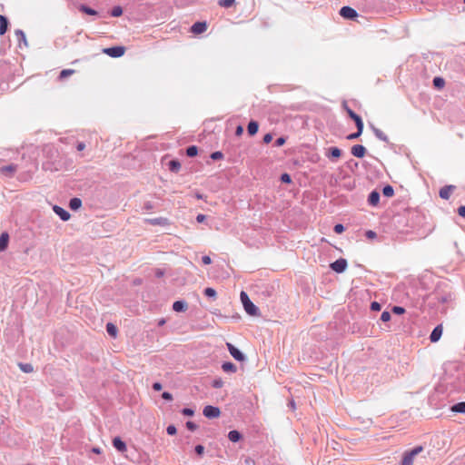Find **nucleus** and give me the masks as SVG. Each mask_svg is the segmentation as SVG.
<instances>
[{
  "label": "nucleus",
  "mask_w": 465,
  "mask_h": 465,
  "mask_svg": "<svg viewBox=\"0 0 465 465\" xmlns=\"http://www.w3.org/2000/svg\"><path fill=\"white\" fill-rule=\"evenodd\" d=\"M240 298L243 308L248 314L252 316L258 315V308L252 303L245 292H241Z\"/></svg>",
  "instance_id": "1"
},
{
  "label": "nucleus",
  "mask_w": 465,
  "mask_h": 465,
  "mask_svg": "<svg viewBox=\"0 0 465 465\" xmlns=\"http://www.w3.org/2000/svg\"><path fill=\"white\" fill-rule=\"evenodd\" d=\"M423 450L421 446H417L409 452H406L403 456L401 465H413V460L416 455Z\"/></svg>",
  "instance_id": "2"
},
{
  "label": "nucleus",
  "mask_w": 465,
  "mask_h": 465,
  "mask_svg": "<svg viewBox=\"0 0 465 465\" xmlns=\"http://www.w3.org/2000/svg\"><path fill=\"white\" fill-rule=\"evenodd\" d=\"M103 53L111 57L117 58V57H121L124 54L125 47H124V46L108 47V48H104L103 50Z\"/></svg>",
  "instance_id": "3"
},
{
  "label": "nucleus",
  "mask_w": 465,
  "mask_h": 465,
  "mask_svg": "<svg viewBox=\"0 0 465 465\" xmlns=\"http://www.w3.org/2000/svg\"><path fill=\"white\" fill-rule=\"evenodd\" d=\"M330 267L338 273L343 272L347 268V261L343 258L338 259L331 263Z\"/></svg>",
  "instance_id": "4"
},
{
  "label": "nucleus",
  "mask_w": 465,
  "mask_h": 465,
  "mask_svg": "<svg viewBox=\"0 0 465 465\" xmlns=\"http://www.w3.org/2000/svg\"><path fill=\"white\" fill-rule=\"evenodd\" d=\"M203 415L206 418L213 419V418H218L221 414L220 409L217 407H213L211 405H208L204 407L203 409Z\"/></svg>",
  "instance_id": "5"
},
{
  "label": "nucleus",
  "mask_w": 465,
  "mask_h": 465,
  "mask_svg": "<svg viewBox=\"0 0 465 465\" xmlns=\"http://www.w3.org/2000/svg\"><path fill=\"white\" fill-rule=\"evenodd\" d=\"M340 15L342 17L347 18V19H354L358 16L357 12L350 6H343L340 10Z\"/></svg>",
  "instance_id": "6"
},
{
  "label": "nucleus",
  "mask_w": 465,
  "mask_h": 465,
  "mask_svg": "<svg viewBox=\"0 0 465 465\" xmlns=\"http://www.w3.org/2000/svg\"><path fill=\"white\" fill-rule=\"evenodd\" d=\"M227 348L230 351L231 355L239 361H244V355L237 349L235 348L232 343L227 342Z\"/></svg>",
  "instance_id": "7"
},
{
  "label": "nucleus",
  "mask_w": 465,
  "mask_h": 465,
  "mask_svg": "<svg viewBox=\"0 0 465 465\" xmlns=\"http://www.w3.org/2000/svg\"><path fill=\"white\" fill-rule=\"evenodd\" d=\"M207 30L206 22H196L191 27V32L194 35H200Z\"/></svg>",
  "instance_id": "8"
},
{
  "label": "nucleus",
  "mask_w": 465,
  "mask_h": 465,
  "mask_svg": "<svg viewBox=\"0 0 465 465\" xmlns=\"http://www.w3.org/2000/svg\"><path fill=\"white\" fill-rule=\"evenodd\" d=\"M145 223H147L151 225H159V226H167L170 224L169 220L164 217L146 219Z\"/></svg>",
  "instance_id": "9"
},
{
  "label": "nucleus",
  "mask_w": 465,
  "mask_h": 465,
  "mask_svg": "<svg viewBox=\"0 0 465 465\" xmlns=\"http://www.w3.org/2000/svg\"><path fill=\"white\" fill-rule=\"evenodd\" d=\"M456 189V186L455 185H446V186H443L442 188H440V197L444 199V200H448L451 193H453V191Z\"/></svg>",
  "instance_id": "10"
},
{
  "label": "nucleus",
  "mask_w": 465,
  "mask_h": 465,
  "mask_svg": "<svg viewBox=\"0 0 465 465\" xmlns=\"http://www.w3.org/2000/svg\"><path fill=\"white\" fill-rule=\"evenodd\" d=\"M442 331H443V327L441 324H439L438 326H436L430 333V341L437 342L440 339V337L442 335Z\"/></svg>",
  "instance_id": "11"
},
{
  "label": "nucleus",
  "mask_w": 465,
  "mask_h": 465,
  "mask_svg": "<svg viewBox=\"0 0 465 465\" xmlns=\"http://www.w3.org/2000/svg\"><path fill=\"white\" fill-rule=\"evenodd\" d=\"M351 153L355 157L362 158L366 154V148L361 144H355L351 147Z\"/></svg>",
  "instance_id": "12"
},
{
  "label": "nucleus",
  "mask_w": 465,
  "mask_h": 465,
  "mask_svg": "<svg viewBox=\"0 0 465 465\" xmlns=\"http://www.w3.org/2000/svg\"><path fill=\"white\" fill-rule=\"evenodd\" d=\"M53 210L63 221H68L70 219V213L64 208L54 205Z\"/></svg>",
  "instance_id": "13"
},
{
  "label": "nucleus",
  "mask_w": 465,
  "mask_h": 465,
  "mask_svg": "<svg viewBox=\"0 0 465 465\" xmlns=\"http://www.w3.org/2000/svg\"><path fill=\"white\" fill-rule=\"evenodd\" d=\"M113 445L117 450L121 452L126 451V445L119 437H115L113 440Z\"/></svg>",
  "instance_id": "14"
},
{
  "label": "nucleus",
  "mask_w": 465,
  "mask_h": 465,
  "mask_svg": "<svg viewBox=\"0 0 465 465\" xmlns=\"http://www.w3.org/2000/svg\"><path fill=\"white\" fill-rule=\"evenodd\" d=\"M346 111L349 116L355 122L356 126L361 128V124H363L361 118L348 107L346 108Z\"/></svg>",
  "instance_id": "15"
},
{
  "label": "nucleus",
  "mask_w": 465,
  "mask_h": 465,
  "mask_svg": "<svg viewBox=\"0 0 465 465\" xmlns=\"http://www.w3.org/2000/svg\"><path fill=\"white\" fill-rule=\"evenodd\" d=\"M9 235L7 232H3L0 236V252H4L8 245Z\"/></svg>",
  "instance_id": "16"
},
{
  "label": "nucleus",
  "mask_w": 465,
  "mask_h": 465,
  "mask_svg": "<svg viewBox=\"0 0 465 465\" xmlns=\"http://www.w3.org/2000/svg\"><path fill=\"white\" fill-rule=\"evenodd\" d=\"M8 20L5 16L0 15V35H3L6 33L8 28Z\"/></svg>",
  "instance_id": "17"
},
{
  "label": "nucleus",
  "mask_w": 465,
  "mask_h": 465,
  "mask_svg": "<svg viewBox=\"0 0 465 465\" xmlns=\"http://www.w3.org/2000/svg\"><path fill=\"white\" fill-rule=\"evenodd\" d=\"M380 201V194L378 192L373 191L370 193L368 202L371 205L376 206Z\"/></svg>",
  "instance_id": "18"
},
{
  "label": "nucleus",
  "mask_w": 465,
  "mask_h": 465,
  "mask_svg": "<svg viewBox=\"0 0 465 465\" xmlns=\"http://www.w3.org/2000/svg\"><path fill=\"white\" fill-rule=\"evenodd\" d=\"M173 309L175 312H184L187 309V304L183 301H176L173 304Z\"/></svg>",
  "instance_id": "19"
},
{
  "label": "nucleus",
  "mask_w": 465,
  "mask_h": 465,
  "mask_svg": "<svg viewBox=\"0 0 465 465\" xmlns=\"http://www.w3.org/2000/svg\"><path fill=\"white\" fill-rule=\"evenodd\" d=\"M106 331L110 336H112L114 338H115L117 336L118 330H117V327L114 323L108 322L106 324Z\"/></svg>",
  "instance_id": "20"
},
{
  "label": "nucleus",
  "mask_w": 465,
  "mask_h": 465,
  "mask_svg": "<svg viewBox=\"0 0 465 465\" xmlns=\"http://www.w3.org/2000/svg\"><path fill=\"white\" fill-rule=\"evenodd\" d=\"M222 369L225 372H235L237 371L236 366L232 362H224L222 365Z\"/></svg>",
  "instance_id": "21"
},
{
  "label": "nucleus",
  "mask_w": 465,
  "mask_h": 465,
  "mask_svg": "<svg viewBox=\"0 0 465 465\" xmlns=\"http://www.w3.org/2000/svg\"><path fill=\"white\" fill-rule=\"evenodd\" d=\"M259 125L256 122L252 121L249 123L247 130L250 135H254L258 132Z\"/></svg>",
  "instance_id": "22"
},
{
  "label": "nucleus",
  "mask_w": 465,
  "mask_h": 465,
  "mask_svg": "<svg viewBox=\"0 0 465 465\" xmlns=\"http://www.w3.org/2000/svg\"><path fill=\"white\" fill-rule=\"evenodd\" d=\"M228 438L232 442H237L241 440L242 438V435L240 434L239 431L237 430H231L229 433H228Z\"/></svg>",
  "instance_id": "23"
},
{
  "label": "nucleus",
  "mask_w": 465,
  "mask_h": 465,
  "mask_svg": "<svg viewBox=\"0 0 465 465\" xmlns=\"http://www.w3.org/2000/svg\"><path fill=\"white\" fill-rule=\"evenodd\" d=\"M82 201L79 198H73L70 200L69 206L72 210H77L81 207Z\"/></svg>",
  "instance_id": "24"
},
{
  "label": "nucleus",
  "mask_w": 465,
  "mask_h": 465,
  "mask_svg": "<svg viewBox=\"0 0 465 465\" xmlns=\"http://www.w3.org/2000/svg\"><path fill=\"white\" fill-rule=\"evenodd\" d=\"M169 169L172 172L177 173L181 169V163L176 160H172L169 162Z\"/></svg>",
  "instance_id": "25"
},
{
  "label": "nucleus",
  "mask_w": 465,
  "mask_h": 465,
  "mask_svg": "<svg viewBox=\"0 0 465 465\" xmlns=\"http://www.w3.org/2000/svg\"><path fill=\"white\" fill-rule=\"evenodd\" d=\"M20 370L25 373H31L34 371V367L30 363H19Z\"/></svg>",
  "instance_id": "26"
},
{
  "label": "nucleus",
  "mask_w": 465,
  "mask_h": 465,
  "mask_svg": "<svg viewBox=\"0 0 465 465\" xmlns=\"http://www.w3.org/2000/svg\"><path fill=\"white\" fill-rule=\"evenodd\" d=\"M454 412L465 413V402H459L451 407Z\"/></svg>",
  "instance_id": "27"
},
{
  "label": "nucleus",
  "mask_w": 465,
  "mask_h": 465,
  "mask_svg": "<svg viewBox=\"0 0 465 465\" xmlns=\"http://www.w3.org/2000/svg\"><path fill=\"white\" fill-rule=\"evenodd\" d=\"M75 71L74 69H64L60 72L59 80H64L66 77L74 74Z\"/></svg>",
  "instance_id": "28"
},
{
  "label": "nucleus",
  "mask_w": 465,
  "mask_h": 465,
  "mask_svg": "<svg viewBox=\"0 0 465 465\" xmlns=\"http://www.w3.org/2000/svg\"><path fill=\"white\" fill-rule=\"evenodd\" d=\"M330 153L328 154L329 157L332 158H339L341 154V152L337 147H331L329 149Z\"/></svg>",
  "instance_id": "29"
},
{
  "label": "nucleus",
  "mask_w": 465,
  "mask_h": 465,
  "mask_svg": "<svg viewBox=\"0 0 465 465\" xmlns=\"http://www.w3.org/2000/svg\"><path fill=\"white\" fill-rule=\"evenodd\" d=\"M382 193L386 197H392L394 195V190L392 186L386 185L382 190Z\"/></svg>",
  "instance_id": "30"
},
{
  "label": "nucleus",
  "mask_w": 465,
  "mask_h": 465,
  "mask_svg": "<svg viewBox=\"0 0 465 465\" xmlns=\"http://www.w3.org/2000/svg\"><path fill=\"white\" fill-rule=\"evenodd\" d=\"M1 173L6 174H13L15 172V167L14 165H7L0 168Z\"/></svg>",
  "instance_id": "31"
},
{
  "label": "nucleus",
  "mask_w": 465,
  "mask_h": 465,
  "mask_svg": "<svg viewBox=\"0 0 465 465\" xmlns=\"http://www.w3.org/2000/svg\"><path fill=\"white\" fill-rule=\"evenodd\" d=\"M80 11H82L83 13L86 14V15H95L97 14V12L86 5H81L80 6Z\"/></svg>",
  "instance_id": "32"
},
{
  "label": "nucleus",
  "mask_w": 465,
  "mask_h": 465,
  "mask_svg": "<svg viewBox=\"0 0 465 465\" xmlns=\"http://www.w3.org/2000/svg\"><path fill=\"white\" fill-rule=\"evenodd\" d=\"M433 84L435 87L440 89V88H443L444 85H445V81L443 78L441 77H435L433 79Z\"/></svg>",
  "instance_id": "33"
},
{
  "label": "nucleus",
  "mask_w": 465,
  "mask_h": 465,
  "mask_svg": "<svg viewBox=\"0 0 465 465\" xmlns=\"http://www.w3.org/2000/svg\"><path fill=\"white\" fill-rule=\"evenodd\" d=\"M363 131V124H361V127L360 129V127H357V133H354V134H351L347 136V139L348 140H354V139H357L362 133Z\"/></svg>",
  "instance_id": "34"
},
{
  "label": "nucleus",
  "mask_w": 465,
  "mask_h": 465,
  "mask_svg": "<svg viewBox=\"0 0 465 465\" xmlns=\"http://www.w3.org/2000/svg\"><path fill=\"white\" fill-rule=\"evenodd\" d=\"M218 4L222 7L229 8L235 4V0H219Z\"/></svg>",
  "instance_id": "35"
},
{
  "label": "nucleus",
  "mask_w": 465,
  "mask_h": 465,
  "mask_svg": "<svg viewBox=\"0 0 465 465\" xmlns=\"http://www.w3.org/2000/svg\"><path fill=\"white\" fill-rule=\"evenodd\" d=\"M186 153L189 157L196 156L198 153V149L194 145L189 146L186 150Z\"/></svg>",
  "instance_id": "36"
},
{
  "label": "nucleus",
  "mask_w": 465,
  "mask_h": 465,
  "mask_svg": "<svg viewBox=\"0 0 465 465\" xmlns=\"http://www.w3.org/2000/svg\"><path fill=\"white\" fill-rule=\"evenodd\" d=\"M122 14H123V9L121 6H114L111 13L112 16H114V17H119L122 15Z\"/></svg>",
  "instance_id": "37"
},
{
  "label": "nucleus",
  "mask_w": 465,
  "mask_h": 465,
  "mask_svg": "<svg viewBox=\"0 0 465 465\" xmlns=\"http://www.w3.org/2000/svg\"><path fill=\"white\" fill-rule=\"evenodd\" d=\"M204 294L211 298L216 297V291L213 288L208 287L204 290Z\"/></svg>",
  "instance_id": "38"
},
{
  "label": "nucleus",
  "mask_w": 465,
  "mask_h": 465,
  "mask_svg": "<svg viewBox=\"0 0 465 465\" xmlns=\"http://www.w3.org/2000/svg\"><path fill=\"white\" fill-rule=\"evenodd\" d=\"M211 158L213 160H221L223 158V154L222 152L220 151H217V152H213L212 154H211Z\"/></svg>",
  "instance_id": "39"
},
{
  "label": "nucleus",
  "mask_w": 465,
  "mask_h": 465,
  "mask_svg": "<svg viewBox=\"0 0 465 465\" xmlns=\"http://www.w3.org/2000/svg\"><path fill=\"white\" fill-rule=\"evenodd\" d=\"M333 230L336 233L340 234L344 232V226L341 223H338L334 226Z\"/></svg>",
  "instance_id": "40"
},
{
  "label": "nucleus",
  "mask_w": 465,
  "mask_h": 465,
  "mask_svg": "<svg viewBox=\"0 0 465 465\" xmlns=\"http://www.w3.org/2000/svg\"><path fill=\"white\" fill-rule=\"evenodd\" d=\"M382 322H389L391 320V313L389 312H383L381 316Z\"/></svg>",
  "instance_id": "41"
},
{
  "label": "nucleus",
  "mask_w": 465,
  "mask_h": 465,
  "mask_svg": "<svg viewBox=\"0 0 465 465\" xmlns=\"http://www.w3.org/2000/svg\"><path fill=\"white\" fill-rule=\"evenodd\" d=\"M392 312L396 314H403L405 312V309L400 306H394L392 308Z\"/></svg>",
  "instance_id": "42"
},
{
  "label": "nucleus",
  "mask_w": 465,
  "mask_h": 465,
  "mask_svg": "<svg viewBox=\"0 0 465 465\" xmlns=\"http://www.w3.org/2000/svg\"><path fill=\"white\" fill-rule=\"evenodd\" d=\"M223 386V381L221 379H216L213 381V388H222Z\"/></svg>",
  "instance_id": "43"
},
{
  "label": "nucleus",
  "mask_w": 465,
  "mask_h": 465,
  "mask_svg": "<svg viewBox=\"0 0 465 465\" xmlns=\"http://www.w3.org/2000/svg\"><path fill=\"white\" fill-rule=\"evenodd\" d=\"M371 309L374 312H379L381 309V306L379 302H373L371 304Z\"/></svg>",
  "instance_id": "44"
},
{
  "label": "nucleus",
  "mask_w": 465,
  "mask_h": 465,
  "mask_svg": "<svg viewBox=\"0 0 465 465\" xmlns=\"http://www.w3.org/2000/svg\"><path fill=\"white\" fill-rule=\"evenodd\" d=\"M166 431L169 435H174L176 434V428L173 425H169L166 429Z\"/></svg>",
  "instance_id": "45"
},
{
  "label": "nucleus",
  "mask_w": 465,
  "mask_h": 465,
  "mask_svg": "<svg viewBox=\"0 0 465 465\" xmlns=\"http://www.w3.org/2000/svg\"><path fill=\"white\" fill-rule=\"evenodd\" d=\"M281 181H282V183H291V176H290V174H288V173H283V174H282V176H281Z\"/></svg>",
  "instance_id": "46"
},
{
  "label": "nucleus",
  "mask_w": 465,
  "mask_h": 465,
  "mask_svg": "<svg viewBox=\"0 0 465 465\" xmlns=\"http://www.w3.org/2000/svg\"><path fill=\"white\" fill-rule=\"evenodd\" d=\"M186 427H187L188 430H190L192 431H193V430H195L197 429V425L194 422H193V421H187L186 422Z\"/></svg>",
  "instance_id": "47"
},
{
  "label": "nucleus",
  "mask_w": 465,
  "mask_h": 465,
  "mask_svg": "<svg viewBox=\"0 0 465 465\" xmlns=\"http://www.w3.org/2000/svg\"><path fill=\"white\" fill-rule=\"evenodd\" d=\"M365 234H366L367 238L371 239V240L375 239L377 236L376 232L371 230L367 231Z\"/></svg>",
  "instance_id": "48"
},
{
  "label": "nucleus",
  "mask_w": 465,
  "mask_h": 465,
  "mask_svg": "<svg viewBox=\"0 0 465 465\" xmlns=\"http://www.w3.org/2000/svg\"><path fill=\"white\" fill-rule=\"evenodd\" d=\"M195 452L199 455V456H202L204 452V447L203 445H197L195 447Z\"/></svg>",
  "instance_id": "49"
},
{
  "label": "nucleus",
  "mask_w": 465,
  "mask_h": 465,
  "mask_svg": "<svg viewBox=\"0 0 465 465\" xmlns=\"http://www.w3.org/2000/svg\"><path fill=\"white\" fill-rule=\"evenodd\" d=\"M285 142H286V139H285V138H283V137H280V138H278V139L275 141V146H278V147H279V146H282V145H283V144L285 143Z\"/></svg>",
  "instance_id": "50"
},
{
  "label": "nucleus",
  "mask_w": 465,
  "mask_h": 465,
  "mask_svg": "<svg viewBox=\"0 0 465 465\" xmlns=\"http://www.w3.org/2000/svg\"><path fill=\"white\" fill-rule=\"evenodd\" d=\"M272 140V135L271 134H266L264 136H263V142L265 143H271Z\"/></svg>",
  "instance_id": "51"
},
{
  "label": "nucleus",
  "mask_w": 465,
  "mask_h": 465,
  "mask_svg": "<svg viewBox=\"0 0 465 465\" xmlns=\"http://www.w3.org/2000/svg\"><path fill=\"white\" fill-rule=\"evenodd\" d=\"M202 262L203 264L208 265L212 262V259L210 258V256L205 255V256H203Z\"/></svg>",
  "instance_id": "52"
},
{
  "label": "nucleus",
  "mask_w": 465,
  "mask_h": 465,
  "mask_svg": "<svg viewBox=\"0 0 465 465\" xmlns=\"http://www.w3.org/2000/svg\"><path fill=\"white\" fill-rule=\"evenodd\" d=\"M162 397L163 399L166 400V401H172L173 400V396L170 392H167V391H164L163 394H162Z\"/></svg>",
  "instance_id": "53"
},
{
  "label": "nucleus",
  "mask_w": 465,
  "mask_h": 465,
  "mask_svg": "<svg viewBox=\"0 0 465 465\" xmlns=\"http://www.w3.org/2000/svg\"><path fill=\"white\" fill-rule=\"evenodd\" d=\"M183 414V415H186V416H193V411L191 410V409H188V408H185L182 411Z\"/></svg>",
  "instance_id": "54"
},
{
  "label": "nucleus",
  "mask_w": 465,
  "mask_h": 465,
  "mask_svg": "<svg viewBox=\"0 0 465 465\" xmlns=\"http://www.w3.org/2000/svg\"><path fill=\"white\" fill-rule=\"evenodd\" d=\"M15 35H17L18 39H22L24 41L25 40V33L23 31L17 30L15 32Z\"/></svg>",
  "instance_id": "55"
},
{
  "label": "nucleus",
  "mask_w": 465,
  "mask_h": 465,
  "mask_svg": "<svg viewBox=\"0 0 465 465\" xmlns=\"http://www.w3.org/2000/svg\"><path fill=\"white\" fill-rule=\"evenodd\" d=\"M163 388L162 384L160 382H155L153 384V389L156 391H161Z\"/></svg>",
  "instance_id": "56"
},
{
  "label": "nucleus",
  "mask_w": 465,
  "mask_h": 465,
  "mask_svg": "<svg viewBox=\"0 0 465 465\" xmlns=\"http://www.w3.org/2000/svg\"><path fill=\"white\" fill-rule=\"evenodd\" d=\"M458 213L461 217H465V206H460L458 209Z\"/></svg>",
  "instance_id": "57"
},
{
  "label": "nucleus",
  "mask_w": 465,
  "mask_h": 465,
  "mask_svg": "<svg viewBox=\"0 0 465 465\" xmlns=\"http://www.w3.org/2000/svg\"><path fill=\"white\" fill-rule=\"evenodd\" d=\"M205 220V215L204 214H198L197 217H196V221L198 223H203V221Z\"/></svg>",
  "instance_id": "58"
},
{
  "label": "nucleus",
  "mask_w": 465,
  "mask_h": 465,
  "mask_svg": "<svg viewBox=\"0 0 465 465\" xmlns=\"http://www.w3.org/2000/svg\"><path fill=\"white\" fill-rule=\"evenodd\" d=\"M242 133H243L242 126H241V125L237 126L236 132H235L236 135L240 136V135H242Z\"/></svg>",
  "instance_id": "59"
},
{
  "label": "nucleus",
  "mask_w": 465,
  "mask_h": 465,
  "mask_svg": "<svg viewBox=\"0 0 465 465\" xmlns=\"http://www.w3.org/2000/svg\"><path fill=\"white\" fill-rule=\"evenodd\" d=\"M84 148H85V144L84 143H79L77 144V150L78 151H83Z\"/></svg>",
  "instance_id": "60"
},
{
  "label": "nucleus",
  "mask_w": 465,
  "mask_h": 465,
  "mask_svg": "<svg viewBox=\"0 0 465 465\" xmlns=\"http://www.w3.org/2000/svg\"><path fill=\"white\" fill-rule=\"evenodd\" d=\"M246 464L247 465H254V461L252 459H247L246 460Z\"/></svg>",
  "instance_id": "61"
},
{
  "label": "nucleus",
  "mask_w": 465,
  "mask_h": 465,
  "mask_svg": "<svg viewBox=\"0 0 465 465\" xmlns=\"http://www.w3.org/2000/svg\"><path fill=\"white\" fill-rule=\"evenodd\" d=\"M93 451H94V453H97V454H99V453H100V450H99V449H97V448L93 449Z\"/></svg>",
  "instance_id": "62"
},
{
  "label": "nucleus",
  "mask_w": 465,
  "mask_h": 465,
  "mask_svg": "<svg viewBox=\"0 0 465 465\" xmlns=\"http://www.w3.org/2000/svg\"><path fill=\"white\" fill-rule=\"evenodd\" d=\"M163 323H164V320H162V321L159 322V324H160V325H162V324H163Z\"/></svg>",
  "instance_id": "63"
},
{
  "label": "nucleus",
  "mask_w": 465,
  "mask_h": 465,
  "mask_svg": "<svg viewBox=\"0 0 465 465\" xmlns=\"http://www.w3.org/2000/svg\"><path fill=\"white\" fill-rule=\"evenodd\" d=\"M197 198H198V199H201V198H202V195L197 194Z\"/></svg>",
  "instance_id": "64"
}]
</instances>
